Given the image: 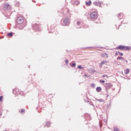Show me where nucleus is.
Listing matches in <instances>:
<instances>
[{
	"label": "nucleus",
	"mask_w": 131,
	"mask_h": 131,
	"mask_svg": "<svg viewBox=\"0 0 131 131\" xmlns=\"http://www.w3.org/2000/svg\"><path fill=\"white\" fill-rule=\"evenodd\" d=\"M46 126H47V127H49L50 126V125H51V122H47L46 123Z\"/></svg>",
	"instance_id": "obj_18"
},
{
	"label": "nucleus",
	"mask_w": 131,
	"mask_h": 131,
	"mask_svg": "<svg viewBox=\"0 0 131 131\" xmlns=\"http://www.w3.org/2000/svg\"><path fill=\"white\" fill-rule=\"evenodd\" d=\"M7 35H8V36H10V37H12V36H13V33H12V32L8 33L7 34Z\"/></svg>",
	"instance_id": "obj_20"
},
{
	"label": "nucleus",
	"mask_w": 131,
	"mask_h": 131,
	"mask_svg": "<svg viewBox=\"0 0 131 131\" xmlns=\"http://www.w3.org/2000/svg\"><path fill=\"white\" fill-rule=\"evenodd\" d=\"M33 3H35V1L32 0Z\"/></svg>",
	"instance_id": "obj_41"
},
{
	"label": "nucleus",
	"mask_w": 131,
	"mask_h": 131,
	"mask_svg": "<svg viewBox=\"0 0 131 131\" xmlns=\"http://www.w3.org/2000/svg\"><path fill=\"white\" fill-rule=\"evenodd\" d=\"M83 67H81V65H79L78 66V69H83Z\"/></svg>",
	"instance_id": "obj_25"
},
{
	"label": "nucleus",
	"mask_w": 131,
	"mask_h": 131,
	"mask_svg": "<svg viewBox=\"0 0 131 131\" xmlns=\"http://www.w3.org/2000/svg\"><path fill=\"white\" fill-rule=\"evenodd\" d=\"M62 25L64 26L69 25V17H68V16H66L63 19Z\"/></svg>",
	"instance_id": "obj_4"
},
{
	"label": "nucleus",
	"mask_w": 131,
	"mask_h": 131,
	"mask_svg": "<svg viewBox=\"0 0 131 131\" xmlns=\"http://www.w3.org/2000/svg\"><path fill=\"white\" fill-rule=\"evenodd\" d=\"M91 86H92V88H93V89H95V87L96 86V85L94 83H92L91 84Z\"/></svg>",
	"instance_id": "obj_23"
},
{
	"label": "nucleus",
	"mask_w": 131,
	"mask_h": 131,
	"mask_svg": "<svg viewBox=\"0 0 131 131\" xmlns=\"http://www.w3.org/2000/svg\"><path fill=\"white\" fill-rule=\"evenodd\" d=\"M124 61H125V62L126 63V64H127V63L128 62V61L127 60H125H125H124Z\"/></svg>",
	"instance_id": "obj_37"
},
{
	"label": "nucleus",
	"mask_w": 131,
	"mask_h": 131,
	"mask_svg": "<svg viewBox=\"0 0 131 131\" xmlns=\"http://www.w3.org/2000/svg\"><path fill=\"white\" fill-rule=\"evenodd\" d=\"M114 131H119V130H118V128H117V127H115V128H114Z\"/></svg>",
	"instance_id": "obj_28"
},
{
	"label": "nucleus",
	"mask_w": 131,
	"mask_h": 131,
	"mask_svg": "<svg viewBox=\"0 0 131 131\" xmlns=\"http://www.w3.org/2000/svg\"><path fill=\"white\" fill-rule=\"evenodd\" d=\"M20 6V3L19 2H17L15 3V7H19Z\"/></svg>",
	"instance_id": "obj_21"
},
{
	"label": "nucleus",
	"mask_w": 131,
	"mask_h": 131,
	"mask_svg": "<svg viewBox=\"0 0 131 131\" xmlns=\"http://www.w3.org/2000/svg\"><path fill=\"white\" fill-rule=\"evenodd\" d=\"M32 28L35 31H40L39 25L37 24H35L33 25Z\"/></svg>",
	"instance_id": "obj_5"
},
{
	"label": "nucleus",
	"mask_w": 131,
	"mask_h": 131,
	"mask_svg": "<svg viewBox=\"0 0 131 131\" xmlns=\"http://www.w3.org/2000/svg\"><path fill=\"white\" fill-rule=\"evenodd\" d=\"M70 66H71V67L74 68V67H75V66H76V63L74 62V63H73L72 64H70Z\"/></svg>",
	"instance_id": "obj_17"
},
{
	"label": "nucleus",
	"mask_w": 131,
	"mask_h": 131,
	"mask_svg": "<svg viewBox=\"0 0 131 131\" xmlns=\"http://www.w3.org/2000/svg\"><path fill=\"white\" fill-rule=\"evenodd\" d=\"M2 117V113H0V118Z\"/></svg>",
	"instance_id": "obj_40"
},
{
	"label": "nucleus",
	"mask_w": 131,
	"mask_h": 131,
	"mask_svg": "<svg viewBox=\"0 0 131 131\" xmlns=\"http://www.w3.org/2000/svg\"><path fill=\"white\" fill-rule=\"evenodd\" d=\"M20 95H21V96H23V95H24V92H23V91L19 92V93Z\"/></svg>",
	"instance_id": "obj_26"
},
{
	"label": "nucleus",
	"mask_w": 131,
	"mask_h": 131,
	"mask_svg": "<svg viewBox=\"0 0 131 131\" xmlns=\"http://www.w3.org/2000/svg\"><path fill=\"white\" fill-rule=\"evenodd\" d=\"M2 38H4V36L2 37Z\"/></svg>",
	"instance_id": "obj_47"
},
{
	"label": "nucleus",
	"mask_w": 131,
	"mask_h": 131,
	"mask_svg": "<svg viewBox=\"0 0 131 131\" xmlns=\"http://www.w3.org/2000/svg\"><path fill=\"white\" fill-rule=\"evenodd\" d=\"M118 52L117 53V52H116L115 53V55H116V56H118Z\"/></svg>",
	"instance_id": "obj_36"
},
{
	"label": "nucleus",
	"mask_w": 131,
	"mask_h": 131,
	"mask_svg": "<svg viewBox=\"0 0 131 131\" xmlns=\"http://www.w3.org/2000/svg\"><path fill=\"white\" fill-rule=\"evenodd\" d=\"M12 9V6L10 5L9 3H5L4 6V10L5 11H9Z\"/></svg>",
	"instance_id": "obj_3"
},
{
	"label": "nucleus",
	"mask_w": 131,
	"mask_h": 131,
	"mask_svg": "<svg viewBox=\"0 0 131 131\" xmlns=\"http://www.w3.org/2000/svg\"><path fill=\"white\" fill-rule=\"evenodd\" d=\"M106 107L107 108H109V105H107Z\"/></svg>",
	"instance_id": "obj_44"
},
{
	"label": "nucleus",
	"mask_w": 131,
	"mask_h": 131,
	"mask_svg": "<svg viewBox=\"0 0 131 131\" xmlns=\"http://www.w3.org/2000/svg\"><path fill=\"white\" fill-rule=\"evenodd\" d=\"M116 50H121L122 51H131V47L120 45L116 48Z\"/></svg>",
	"instance_id": "obj_1"
},
{
	"label": "nucleus",
	"mask_w": 131,
	"mask_h": 131,
	"mask_svg": "<svg viewBox=\"0 0 131 131\" xmlns=\"http://www.w3.org/2000/svg\"><path fill=\"white\" fill-rule=\"evenodd\" d=\"M19 112L21 113V114H24V112H25V110L22 109L21 111H19Z\"/></svg>",
	"instance_id": "obj_19"
},
{
	"label": "nucleus",
	"mask_w": 131,
	"mask_h": 131,
	"mask_svg": "<svg viewBox=\"0 0 131 131\" xmlns=\"http://www.w3.org/2000/svg\"><path fill=\"white\" fill-rule=\"evenodd\" d=\"M101 91H102V88L99 86V87H97L96 88V91L98 92V93H100V92H101Z\"/></svg>",
	"instance_id": "obj_14"
},
{
	"label": "nucleus",
	"mask_w": 131,
	"mask_h": 131,
	"mask_svg": "<svg viewBox=\"0 0 131 131\" xmlns=\"http://www.w3.org/2000/svg\"><path fill=\"white\" fill-rule=\"evenodd\" d=\"M101 57L102 58H106V59H108V54L107 53H102L101 54Z\"/></svg>",
	"instance_id": "obj_11"
},
{
	"label": "nucleus",
	"mask_w": 131,
	"mask_h": 131,
	"mask_svg": "<svg viewBox=\"0 0 131 131\" xmlns=\"http://www.w3.org/2000/svg\"><path fill=\"white\" fill-rule=\"evenodd\" d=\"M109 97V95H106V98H108Z\"/></svg>",
	"instance_id": "obj_42"
},
{
	"label": "nucleus",
	"mask_w": 131,
	"mask_h": 131,
	"mask_svg": "<svg viewBox=\"0 0 131 131\" xmlns=\"http://www.w3.org/2000/svg\"><path fill=\"white\" fill-rule=\"evenodd\" d=\"M65 62H66V64L67 65H68V62H69L68 60V59H66L65 60Z\"/></svg>",
	"instance_id": "obj_30"
},
{
	"label": "nucleus",
	"mask_w": 131,
	"mask_h": 131,
	"mask_svg": "<svg viewBox=\"0 0 131 131\" xmlns=\"http://www.w3.org/2000/svg\"><path fill=\"white\" fill-rule=\"evenodd\" d=\"M19 89H15L13 90V93L14 94V95H19Z\"/></svg>",
	"instance_id": "obj_10"
},
{
	"label": "nucleus",
	"mask_w": 131,
	"mask_h": 131,
	"mask_svg": "<svg viewBox=\"0 0 131 131\" xmlns=\"http://www.w3.org/2000/svg\"><path fill=\"white\" fill-rule=\"evenodd\" d=\"M117 61H118V60H123V61H125V58L121 56H119L117 58Z\"/></svg>",
	"instance_id": "obj_13"
},
{
	"label": "nucleus",
	"mask_w": 131,
	"mask_h": 131,
	"mask_svg": "<svg viewBox=\"0 0 131 131\" xmlns=\"http://www.w3.org/2000/svg\"><path fill=\"white\" fill-rule=\"evenodd\" d=\"M86 6H91L92 5V1H89V2H85Z\"/></svg>",
	"instance_id": "obj_16"
},
{
	"label": "nucleus",
	"mask_w": 131,
	"mask_h": 131,
	"mask_svg": "<svg viewBox=\"0 0 131 131\" xmlns=\"http://www.w3.org/2000/svg\"><path fill=\"white\" fill-rule=\"evenodd\" d=\"M124 74H128V73H129V69H127L126 70H124Z\"/></svg>",
	"instance_id": "obj_15"
},
{
	"label": "nucleus",
	"mask_w": 131,
	"mask_h": 131,
	"mask_svg": "<svg viewBox=\"0 0 131 131\" xmlns=\"http://www.w3.org/2000/svg\"><path fill=\"white\" fill-rule=\"evenodd\" d=\"M3 99H4V96H0V102L3 101Z\"/></svg>",
	"instance_id": "obj_24"
},
{
	"label": "nucleus",
	"mask_w": 131,
	"mask_h": 131,
	"mask_svg": "<svg viewBox=\"0 0 131 131\" xmlns=\"http://www.w3.org/2000/svg\"><path fill=\"white\" fill-rule=\"evenodd\" d=\"M100 83H104L105 82V80H100Z\"/></svg>",
	"instance_id": "obj_32"
},
{
	"label": "nucleus",
	"mask_w": 131,
	"mask_h": 131,
	"mask_svg": "<svg viewBox=\"0 0 131 131\" xmlns=\"http://www.w3.org/2000/svg\"><path fill=\"white\" fill-rule=\"evenodd\" d=\"M90 17L92 21H95L98 18V14L96 12H92L91 13Z\"/></svg>",
	"instance_id": "obj_2"
},
{
	"label": "nucleus",
	"mask_w": 131,
	"mask_h": 131,
	"mask_svg": "<svg viewBox=\"0 0 131 131\" xmlns=\"http://www.w3.org/2000/svg\"><path fill=\"white\" fill-rule=\"evenodd\" d=\"M24 22V18L23 17L19 16L17 18V23L18 24H22Z\"/></svg>",
	"instance_id": "obj_6"
},
{
	"label": "nucleus",
	"mask_w": 131,
	"mask_h": 131,
	"mask_svg": "<svg viewBox=\"0 0 131 131\" xmlns=\"http://www.w3.org/2000/svg\"><path fill=\"white\" fill-rule=\"evenodd\" d=\"M89 48H91V47H87V48H86V49H89Z\"/></svg>",
	"instance_id": "obj_45"
},
{
	"label": "nucleus",
	"mask_w": 131,
	"mask_h": 131,
	"mask_svg": "<svg viewBox=\"0 0 131 131\" xmlns=\"http://www.w3.org/2000/svg\"><path fill=\"white\" fill-rule=\"evenodd\" d=\"M84 117L85 118L86 120H91V119H92L91 116L89 114H85Z\"/></svg>",
	"instance_id": "obj_8"
},
{
	"label": "nucleus",
	"mask_w": 131,
	"mask_h": 131,
	"mask_svg": "<svg viewBox=\"0 0 131 131\" xmlns=\"http://www.w3.org/2000/svg\"><path fill=\"white\" fill-rule=\"evenodd\" d=\"M102 77H107V75H103Z\"/></svg>",
	"instance_id": "obj_38"
},
{
	"label": "nucleus",
	"mask_w": 131,
	"mask_h": 131,
	"mask_svg": "<svg viewBox=\"0 0 131 131\" xmlns=\"http://www.w3.org/2000/svg\"><path fill=\"white\" fill-rule=\"evenodd\" d=\"M104 86L106 88V91L108 92V89H111L113 85L110 83H107L104 84Z\"/></svg>",
	"instance_id": "obj_7"
},
{
	"label": "nucleus",
	"mask_w": 131,
	"mask_h": 131,
	"mask_svg": "<svg viewBox=\"0 0 131 131\" xmlns=\"http://www.w3.org/2000/svg\"><path fill=\"white\" fill-rule=\"evenodd\" d=\"M80 24H81V23L80 21H77V25L78 26H80Z\"/></svg>",
	"instance_id": "obj_22"
},
{
	"label": "nucleus",
	"mask_w": 131,
	"mask_h": 131,
	"mask_svg": "<svg viewBox=\"0 0 131 131\" xmlns=\"http://www.w3.org/2000/svg\"><path fill=\"white\" fill-rule=\"evenodd\" d=\"M2 38H0V39Z\"/></svg>",
	"instance_id": "obj_50"
},
{
	"label": "nucleus",
	"mask_w": 131,
	"mask_h": 131,
	"mask_svg": "<svg viewBox=\"0 0 131 131\" xmlns=\"http://www.w3.org/2000/svg\"><path fill=\"white\" fill-rule=\"evenodd\" d=\"M118 54L120 55V56H123V53L120 52H118Z\"/></svg>",
	"instance_id": "obj_29"
},
{
	"label": "nucleus",
	"mask_w": 131,
	"mask_h": 131,
	"mask_svg": "<svg viewBox=\"0 0 131 131\" xmlns=\"http://www.w3.org/2000/svg\"><path fill=\"white\" fill-rule=\"evenodd\" d=\"M120 16H121V14H119V15H118V18H119V19H121V18H120Z\"/></svg>",
	"instance_id": "obj_34"
},
{
	"label": "nucleus",
	"mask_w": 131,
	"mask_h": 131,
	"mask_svg": "<svg viewBox=\"0 0 131 131\" xmlns=\"http://www.w3.org/2000/svg\"><path fill=\"white\" fill-rule=\"evenodd\" d=\"M74 4H75V5H78V4H79V2H78V1L75 2L74 3Z\"/></svg>",
	"instance_id": "obj_31"
},
{
	"label": "nucleus",
	"mask_w": 131,
	"mask_h": 131,
	"mask_svg": "<svg viewBox=\"0 0 131 131\" xmlns=\"http://www.w3.org/2000/svg\"><path fill=\"white\" fill-rule=\"evenodd\" d=\"M90 105L94 106V105L93 104V102H90Z\"/></svg>",
	"instance_id": "obj_39"
},
{
	"label": "nucleus",
	"mask_w": 131,
	"mask_h": 131,
	"mask_svg": "<svg viewBox=\"0 0 131 131\" xmlns=\"http://www.w3.org/2000/svg\"><path fill=\"white\" fill-rule=\"evenodd\" d=\"M93 5L97 6V7H100V8L102 7L101 6L102 5V3L101 2H95L93 3Z\"/></svg>",
	"instance_id": "obj_9"
},
{
	"label": "nucleus",
	"mask_w": 131,
	"mask_h": 131,
	"mask_svg": "<svg viewBox=\"0 0 131 131\" xmlns=\"http://www.w3.org/2000/svg\"><path fill=\"white\" fill-rule=\"evenodd\" d=\"M97 100L99 101V102H104V100L103 99H97Z\"/></svg>",
	"instance_id": "obj_27"
},
{
	"label": "nucleus",
	"mask_w": 131,
	"mask_h": 131,
	"mask_svg": "<svg viewBox=\"0 0 131 131\" xmlns=\"http://www.w3.org/2000/svg\"><path fill=\"white\" fill-rule=\"evenodd\" d=\"M54 32V30H52V31H49V33H53Z\"/></svg>",
	"instance_id": "obj_33"
},
{
	"label": "nucleus",
	"mask_w": 131,
	"mask_h": 131,
	"mask_svg": "<svg viewBox=\"0 0 131 131\" xmlns=\"http://www.w3.org/2000/svg\"><path fill=\"white\" fill-rule=\"evenodd\" d=\"M83 28H88V25L83 26Z\"/></svg>",
	"instance_id": "obj_35"
},
{
	"label": "nucleus",
	"mask_w": 131,
	"mask_h": 131,
	"mask_svg": "<svg viewBox=\"0 0 131 131\" xmlns=\"http://www.w3.org/2000/svg\"><path fill=\"white\" fill-rule=\"evenodd\" d=\"M73 2H76V0H72Z\"/></svg>",
	"instance_id": "obj_43"
},
{
	"label": "nucleus",
	"mask_w": 131,
	"mask_h": 131,
	"mask_svg": "<svg viewBox=\"0 0 131 131\" xmlns=\"http://www.w3.org/2000/svg\"><path fill=\"white\" fill-rule=\"evenodd\" d=\"M84 76H87V75H84Z\"/></svg>",
	"instance_id": "obj_46"
},
{
	"label": "nucleus",
	"mask_w": 131,
	"mask_h": 131,
	"mask_svg": "<svg viewBox=\"0 0 131 131\" xmlns=\"http://www.w3.org/2000/svg\"><path fill=\"white\" fill-rule=\"evenodd\" d=\"M87 77H89V76H88Z\"/></svg>",
	"instance_id": "obj_49"
},
{
	"label": "nucleus",
	"mask_w": 131,
	"mask_h": 131,
	"mask_svg": "<svg viewBox=\"0 0 131 131\" xmlns=\"http://www.w3.org/2000/svg\"><path fill=\"white\" fill-rule=\"evenodd\" d=\"M105 63H107V62L106 61H102L100 63V64H99V67H100V68H102L103 67V66L104 65V64H105Z\"/></svg>",
	"instance_id": "obj_12"
},
{
	"label": "nucleus",
	"mask_w": 131,
	"mask_h": 131,
	"mask_svg": "<svg viewBox=\"0 0 131 131\" xmlns=\"http://www.w3.org/2000/svg\"><path fill=\"white\" fill-rule=\"evenodd\" d=\"M4 131H7L6 130H4Z\"/></svg>",
	"instance_id": "obj_48"
}]
</instances>
